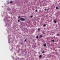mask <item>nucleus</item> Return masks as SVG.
<instances>
[{
  "label": "nucleus",
  "instance_id": "obj_7",
  "mask_svg": "<svg viewBox=\"0 0 60 60\" xmlns=\"http://www.w3.org/2000/svg\"><path fill=\"white\" fill-rule=\"evenodd\" d=\"M36 38H37V39H38V36H37Z\"/></svg>",
  "mask_w": 60,
  "mask_h": 60
},
{
  "label": "nucleus",
  "instance_id": "obj_15",
  "mask_svg": "<svg viewBox=\"0 0 60 60\" xmlns=\"http://www.w3.org/2000/svg\"><path fill=\"white\" fill-rule=\"evenodd\" d=\"M57 35L58 36H59V34H57Z\"/></svg>",
  "mask_w": 60,
  "mask_h": 60
},
{
  "label": "nucleus",
  "instance_id": "obj_5",
  "mask_svg": "<svg viewBox=\"0 0 60 60\" xmlns=\"http://www.w3.org/2000/svg\"><path fill=\"white\" fill-rule=\"evenodd\" d=\"M39 57H40V58H41V55H40L39 56Z\"/></svg>",
  "mask_w": 60,
  "mask_h": 60
},
{
  "label": "nucleus",
  "instance_id": "obj_6",
  "mask_svg": "<svg viewBox=\"0 0 60 60\" xmlns=\"http://www.w3.org/2000/svg\"><path fill=\"white\" fill-rule=\"evenodd\" d=\"M37 11H38V10L37 9L35 11L36 12H37Z\"/></svg>",
  "mask_w": 60,
  "mask_h": 60
},
{
  "label": "nucleus",
  "instance_id": "obj_20",
  "mask_svg": "<svg viewBox=\"0 0 60 60\" xmlns=\"http://www.w3.org/2000/svg\"><path fill=\"white\" fill-rule=\"evenodd\" d=\"M43 34H44L45 33H43Z\"/></svg>",
  "mask_w": 60,
  "mask_h": 60
},
{
  "label": "nucleus",
  "instance_id": "obj_18",
  "mask_svg": "<svg viewBox=\"0 0 60 60\" xmlns=\"http://www.w3.org/2000/svg\"><path fill=\"white\" fill-rule=\"evenodd\" d=\"M26 41V40L25 39V41Z\"/></svg>",
  "mask_w": 60,
  "mask_h": 60
},
{
  "label": "nucleus",
  "instance_id": "obj_14",
  "mask_svg": "<svg viewBox=\"0 0 60 60\" xmlns=\"http://www.w3.org/2000/svg\"><path fill=\"white\" fill-rule=\"evenodd\" d=\"M33 17V16H30L31 18H32Z\"/></svg>",
  "mask_w": 60,
  "mask_h": 60
},
{
  "label": "nucleus",
  "instance_id": "obj_10",
  "mask_svg": "<svg viewBox=\"0 0 60 60\" xmlns=\"http://www.w3.org/2000/svg\"><path fill=\"white\" fill-rule=\"evenodd\" d=\"M44 53V51H43L42 52V53Z\"/></svg>",
  "mask_w": 60,
  "mask_h": 60
},
{
  "label": "nucleus",
  "instance_id": "obj_17",
  "mask_svg": "<svg viewBox=\"0 0 60 60\" xmlns=\"http://www.w3.org/2000/svg\"><path fill=\"white\" fill-rule=\"evenodd\" d=\"M18 22H20V21H19V20H18Z\"/></svg>",
  "mask_w": 60,
  "mask_h": 60
},
{
  "label": "nucleus",
  "instance_id": "obj_2",
  "mask_svg": "<svg viewBox=\"0 0 60 60\" xmlns=\"http://www.w3.org/2000/svg\"><path fill=\"white\" fill-rule=\"evenodd\" d=\"M53 22H54L55 23H56V21L55 20L53 21Z\"/></svg>",
  "mask_w": 60,
  "mask_h": 60
},
{
  "label": "nucleus",
  "instance_id": "obj_4",
  "mask_svg": "<svg viewBox=\"0 0 60 60\" xmlns=\"http://www.w3.org/2000/svg\"><path fill=\"white\" fill-rule=\"evenodd\" d=\"M58 7H56V10H57V9H58Z\"/></svg>",
  "mask_w": 60,
  "mask_h": 60
},
{
  "label": "nucleus",
  "instance_id": "obj_16",
  "mask_svg": "<svg viewBox=\"0 0 60 60\" xmlns=\"http://www.w3.org/2000/svg\"><path fill=\"white\" fill-rule=\"evenodd\" d=\"M10 3H12V1H11L10 2Z\"/></svg>",
  "mask_w": 60,
  "mask_h": 60
},
{
  "label": "nucleus",
  "instance_id": "obj_19",
  "mask_svg": "<svg viewBox=\"0 0 60 60\" xmlns=\"http://www.w3.org/2000/svg\"><path fill=\"white\" fill-rule=\"evenodd\" d=\"M20 16H19V17H18V18H20Z\"/></svg>",
  "mask_w": 60,
  "mask_h": 60
},
{
  "label": "nucleus",
  "instance_id": "obj_11",
  "mask_svg": "<svg viewBox=\"0 0 60 60\" xmlns=\"http://www.w3.org/2000/svg\"><path fill=\"white\" fill-rule=\"evenodd\" d=\"M52 41L53 42H54V41H54V40H52Z\"/></svg>",
  "mask_w": 60,
  "mask_h": 60
},
{
  "label": "nucleus",
  "instance_id": "obj_8",
  "mask_svg": "<svg viewBox=\"0 0 60 60\" xmlns=\"http://www.w3.org/2000/svg\"><path fill=\"white\" fill-rule=\"evenodd\" d=\"M40 37H42V35H41L40 36Z\"/></svg>",
  "mask_w": 60,
  "mask_h": 60
},
{
  "label": "nucleus",
  "instance_id": "obj_9",
  "mask_svg": "<svg viewBox=\"0 0 60 60\" xmlns=\"http://www.w3.org/2000/svg\"><path fill=\"white\" fill-rule=\"evenodd\" d=\"M38 31H40V28H38Z\"/></svg>",
  "mask_w": 60,
  "mask_h": 60
},
{
  "label": "nucleus",
  "instance_id": "obj_1",
  "mask_svg": "<svg viewBox=\"0 0 60 60\" xmlns=\"http://www.w3.org/2000/svg\"><path fill=\"white\" fill-rule=\"evenodd\" d=\"M20 20H21V21H25V19L24 18H21L20 19Z\"/></svg>",
  "mask_w": 60,
  "mask_h": 60
},
{
  "label": "nucleus",
  "instance_id": "obj_12",
  "mask_svg": "<svg viewBox=\"0 0 60 60\" xmlns=\"http://www.w3.org/2000/svg\"><path fill=\"white\" fill-rule=\"evenodd\" d=\"M44 26H46L45 24H44Z\"/></svg>",
  "mask_w": 60,
  "mask_h": 60
},
{
  "label": "nucleus",
  "instance_id": "obj_21",
  "mask_svg": "<svg viewBox=\"0 0 60 60\" xmlns=\"http://www.w3.org/2000/svg\"><path fill=\"white\" fill-rule=\"evenodd\" d=\"M21 44H22V43H21Z\"/></svg>",
  "mask_w": 60,
  "mask_h": 60
},
{
  "label": "nucleus",
  "instance_id": "obj_13",
  "mask_svg": "<svg viewBox=\"0 0 60 60\" xmlns=\"http://www.w3.org/2000/svg\"><path fill=\"white\" fill-rule=\"evenodd\" d=\"M45 11H47V9H45Z\"/></svg>",
  "mask_w": 60,
  "mask_h": 60
},
{
  "label": "nucleus",
  "instance_id": "obj_3",
  "mask_svg": "<svg viewBox=\"0 0 60 60\" xmlns=\"http://www.w3.org/2000/svg\"><path fill=\"white\" fill-rule=\"evenodd\" d=\"M44 47H46V44H44Z\"/></svg>",
  "mask_w": 60,
  "mask_h": 60
}]
</instances>
